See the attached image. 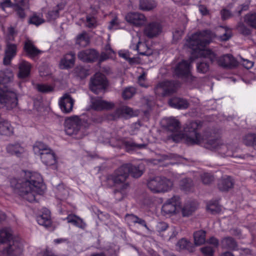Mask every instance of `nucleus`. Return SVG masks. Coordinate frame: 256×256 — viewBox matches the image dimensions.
Here are the masks:
<instances>
[{"instance_id": "obj_1", "label": "nucleus", "mask_w": 256, "mask_h": 256, "mask_svg": "<svg viewBox=\"0 0 256 256\" xmlns=\"http://www.w3.org/2000/svg\"><path fill=\"white\" fill-rule=\"evenodd\" d=\"M212 32L209 30L196 32L192 35L186 44L198 55L208 58L212 63L215 62L223 68H232L238 66L237 60L230 54H224L218 58L210 50H205V46L210 44L212 38Z\"/></svg>"}, {"instance_id": "obj_2", "label": "nucleus", "mask_w": 256, "mask_h": 256, "mask_svg": "<svg viewBox=\"0 0 256 256\" xmlns=\"http://www.w3.org/2000/svg\"><path fill=\"white\" fill-rule=\"evenodd\" d=\"M11 184L14 188L16 193L30 202L36 200L38 194H42L44 186L41 175L30 172H26L22 180L18 181L12 180Z\"/></svg>"}, {"instance_id": "obj_3", "label": "nucleus", "mask_w": 256, "mask_h": 256, "mask_svg": "<svg viewBox=\"0 0 256 256\" xmlns=\"http://www.w3.org/2000/svg\"><path fill=\"white\" fill-rule=\"evenodd\" d=\"M14 74L10 69L0 71V108L10 110L16 107L18 100L16 94L8 89L6 84L12 81Z\"/></svg>"}, {"instance_id": "obj_4", "label": "nucleus", "mask_w": 256, "mask_h": 256, "mask_svg": "<svg viewBox=\"0 0 256 256\" xmlns=\"http://www.w3.org/2000/svg\"><path fill=\"white\" fill-rule=\"evenodd\" d=\"M65 132L68 135L76 136L80 138L83 136L84 130L89 126V123L84 119L78 116L67 118L64 122Z\"/></svg>"}, {"instance_id": "obj_5", "label": "nucleus", "mask_w": 256, "mask_h": 256, "mask_svg": "<svg viewBox=\"0 0 256 256\" xmlns=\"http://www.w3.org/2000/svg\"><path fill=\"white\" fill-rule=\"evenodd\" d=\"M202 126V122L200 120L190 121L185 124L184 138L188 144H197L202 142V136L198 132Z\"/></svg>"}, {"instance_id": "obj_6", "label": "nucleus", "mask_w": 256, "mask_h": 256, "mask_svg": "<svg viewBox=\"0 0 256 256\" xmlns=\"http://www.w3.org/2000/svg\"><path fill=\"white\" fill-rule=\"evenodd\" d=\"M173 185V182L164 176L150 178L147 181L148 188L154 194L168 192L172 190Z\"/></svg>"}, {"instance_id": "obj_7", "label": "nucleus", "mask_w": 256, "mask_h": 256, "mask_svg": "<svg viewBox=\"0 0 256 256\" xmlns=\"http://www.w3.org/2000/svg\"><path fill=\"white\" fill-rule=\"evenodd\" d=\"M130 167L126 164H122L114 172L106 177L108 184L116 186H122L124 184H129L126 182L130 175Z\"/></svg>"}, {"instance_id": "obj_8", "label": "nucleus", "mask_w": 256, "mask_h": 256, "mask_svg": "<svg viewBox=\"0 0 256 256\" xmlns=\"http://www.w3.org/2000/svg\"><path fill=\"white\" fill-rule=\"evenodd\" d=\"M106 87V80L104 74L96 73L90 78L89 83L90 90L96 94L104 91Z\"/></svg>"}, {"instance_id": "obj_9", "label": "nucleus", "mask_w": 256, "mask_h": 256, "mask_svg": "<svg viewBox=\"0 0 256 256\" xmlns=\"http://www.w3.org/2000/svg\"><path fill=\"white\" fill-rule=\"evenodd\" d=\"M174 74L177 77L186 78L188 82H193L196 79V78L191 74L190 63L185 60L176 64Z\"/></svg>"}, {"instance_id": "obj_10", "label": "nucleus", "mask_w": 256, "mask_h": 256, "mask_svg": "<svg viewBox=\"0 0 256 256\" xmlns=\"http://www.w3.org/2000/svg\"><path fill=\"white\" fill-rule=\"evenodd\" d=\"M176 88V84L172 81H164L159 82L154 88L155 94L160 96H164L174 92Z\"/></svg>"}, {"instance_id": "obj_11", "label": "nucleus", "mask_w": 256, "mask_h": 256, "mask_svg": "<svg viewBox=\"0 0 256 256\" xmlns=\"http://www.w3.org/2000/svg\"><path fill=\"white\" fill-rule=\"evenodd\" d=\"M90 106V108L97 111L112 109L114 104L113 102L102 100L100 97H92Z\"/></svg>"}, {"instance_id": "obj_12", "label": "nucleus", "mask_w": 256, "mask_h": 256, "mask_svg": "<svg viewBox=\"0 0 256 256\" xmlns=\"http://www.w3.org/2000/svg\"><path fill=\"white\" fill-rule=\"evenodd\" d=\"M74 103V99L68 93L64 94L58 100L60 108L65 114H69L72 112Z\"/></svg>"}, {"instance_id": "obj_13", "label": "nucleus", "mask_w": 256, "mask_h": 256, "mask_svg": "<svg viewBox=\"0 0 256 256\" xmlns=\"http://www.w3.org/2000/svg\"><path fill=\"white\" fill-rule=\"evenodd\" d=\"M99 56V53L94 49L90 48L82 50L78 54V58L80 60L86 62L96 61Z\"/></svg>"}, {"instance_id": "obj_14", "label": "nucleus", "mask_w": 256, "mask_h": 256, "mask_svg": "<svg viewBox=\"0 0 256 256\" xmlns=\"http://www.w3.org/2000/svg\"><path fill=\"white\" fill-rule=\"evenodd\" d=\"M23 250L22 244L18 240H12L8 246L4 249V252L7 256H20Z\"/></svg>"}, {"instance_id": "obj_15", "label": "nucleus", "mask_w": 256, "mask_h": 256, "mask_svg": "<svg viewBox=\"0 0 256 256\" xmlns=\"http://www.w3.org/2000/svg\"><path fill=\"white\" fill-rule=\"evenodd\" d=\"M162 31V26L160 22H152L146 26L144 34L148 38H152L159 35Z\"/></svg>"}, {"instance_id": "obj_16", "label": "nucleus", "mask_w": 256, "mask_h": 256, "mask_svg": "<svg viewBox=\"0 0 256 256\" xmlns=\"http://www.w3.org/2000/svg\"><path fill=\"white\" fill-rule=\"evenodd\" d=\"M180 197L174 196L168 199L162 206V212L165 214H174L176 210V206L179 204Z\"/></svg>"}, {"instance_id": "obj_17", "label": "nucleus", "mask_w": 256, "mask_h": 256, "mask_svg": "<svg viewBox=\"0 0 256 256\" xmlns=\"http://www.w3.org/2000/svg\"><path fill=\"white\" fill-rule=\"evenodd\" d=\"M16 45L9 42H6L4 56L3 59V63L4 65L6 66L10 64L12 60L16 56Z\"/></svg>"}, {"instance_id": "obj_18", "label": "nucleus", "mask_w": 256, "mask_h": 256, "mask_svg": "<svg viewBox=\"0 0 256 256\" xmlns=\"http://www.w3.org/2000/svg\"><path fill=\"white\" fill-rule=\"evenodd\" d=\"M201 138L203 140L198 144L203 145L206 148L212 150H218L222 142L220 139L210 138L206 134H204Z\"/></svg>"}, {"instance_id": "obj_19", "label": "nucleus", "mask_w": 256, "mask_h": 256, "mask_svg": "<svg viewBox=\"0 0 256 256\" xmlns=\"http://www.w3.org/2000/svg\"><path fill=\"white\" fill-rule=\"evenodd\" d=\"M126 19L128 22L137 26L144 24L146 20L143 14L138 12L129 13L126 16Z\"/></svg>"}, {"instance_id": "obj_20", "label": "nucleus", "mask_w": 256, "mask_h": 256, "mask_svg": "<svg viewBox=\"0 0 256 256\" xmlns=\"http://www.w3.org/2000/svg\"><path fill=\"white\" fill-rule=\"evenodd\" d=\"M24 49L26 56L32 58L38 56L42 52L34 45L33 42L29 40L24 42Z\"/></svg>"}, {"instance_id": "obj_21", "label": "nucleus", "mask_w": 256, "mask_h": 256, "mask_svg": "<svg viewBox=\"0 0 256 256\" xmlns=\"http://www.w3.org/2000/svg\"><path fill=\"white\" fill-rule=\"evenodd\" d=\"M234 185V180L230 176H225L218 182V188L222 192H228L232 188Z\"/></svg>"}, {"instance_id": "obj_22", "label": "nucleus", "mask_w": 256, "mask_h": 256, "mask_svg": "<svg viewBox=\"0 0 256 256\" xmlns=\"http://www.w3.org/2000/svg\"><path fill=\"white\" fill-rule=\"evenodd\" d=\"M40 156L42 162L46 166H52L56 162V154L52 149L42 152Z\"/></svg>"}, {"instance_id": "obj_23", "label": "nucleus", "mask_w": 256, "mask_h": 256, "mask_svg": "<svg viewBox=\"0 0 256 256\" xmlns=\"http://www.w3.org/2000/svg\"><path fill=\"white\" fill-rule=\"evenodd\" d=\"M76 55L74 52H70L64 56L60 62V65L62 68L68 69L72 68L74 64Z\"/></svg>"}, {"instance_id": "obj_24", "label": "nucleus", "mask_w": 256, "mask_h": 256, "mask_svg": "<svg viewBox=\"0 0 256 256\" xmlns=\"http://www.w3.org/2000/svg\"><path fill=\"white\" fill-rule=\"evenodd\" d=\"M168 104L171 107L178 109H186L190 106L186 100L177 97L170 98L168 101Z\"/></svg>"}, {"instance_id": "obj_25", "label": "nucleus", "mask_w": 256, "mask_h": 256, "mask_svg": "<svg viewBox=\"0 0 256 256\" xmlns=\"http://www.w3.org/2000/svg\"><path fill=\"white\" fill-rule=\"evenodd\" d=\"M50 214V211L48 210L44 209L42 214L37 216L36 220L38 224L46 228L50 226L52 224Z\"/></svg>"}, {"instance_id": "obj_26", "label": "nucleus", "mask_w": 256, "mask_h": 256, "mask_svg": "<svg viewBox=\"0 0 256 256\" xmlns=\"http://www.w3.org/2000/svg\"><path fill=\"white\" fill-rule=\"evenodd\" d=\"M19 73L18 76L20 78H24L28 77L30 73L31 65L25 60L22 61L19 64Z\"/></svg>"}, {"instance_id": "obj_27", "label": "nucleus", "mask_w": 256, "mask_h": 256, "mask_svg": "<svg viewBox=\"0 0 256 256\" xmlns=\"http://www.w3.org/2000/svg\"><path fill=\"white\" fill-rule=\"evenodd\" d=\"M129 188V184H124L122 186H120L119 188L115 190L114 192L116 200L120 201L126 197L128 194Z\"/></svg>"}, {"instance_id": "obj_28", "label": "nucleus", "mask_w": 256, "mask_h": 256, "mask_svg": "<svg viewBox=\"0 0 256 256\" xmlns=\"http://www.w3.org/2000/svg\"><path fill=\"white\" fill-rule=\"evenodd\" d=\"M13 134V128L9 122L0 117V134L10 136Z\"/></svg>"}, {"instance_id": "obj_29", "label": "nucleus", "mask_w": 256, "mask_h": 256, "mask_svg": "<svg viewBox=\"0 0 256 256\" xmlns=\"http://www.w3.org/2000/svg\"><path fill=\"white\" fill-rule=\"evenodd\" d=\"M221 244L222 248L230 250H236L238 248L236 241L230 236L223 238L221 241Z\"/></svg>"}, {"instance_id": "obj_30", "label": "nucleus", "mask_w": 256, "mask_h": 256, "mask_svg": "<svg viewBox=\"0 0 256 256\" xmlns=\"http://www.w3.org/2000/svg\"><path fill=\"white\" fill-rule=\"evenodd\" d=\"M166 128L168 131L177 132L180 128V124L178 120L170 118L166 120Z\"/></svg>"}, {"instance_id": "obj_31", "label": "nucleus", "mask_w": 256, "mask_h": 256, "mask_svg": "<svg viewBox=\"0 0 256 256\" xmlns=\"http://www.w3.org/2000/svg\"><path fill=\"white\" fill-rule=\"evenodd\" d=\"M89 43L90 38L88 34L85 31L78 34L76 38V44L81 47H86Z\"/></svg>"}, {"instance_id": "obj_32", "label": "nucleus", "mask_w": 256, "mask_h": 256, "mask_svg": "<svg viewBox=\"0 0 256 256\" xmlns=\"http://www.w3.org/2000/svg\"><path fill=\"white\" fill-rule=\"evenodd\" d=\"M13 236L12 230L10 228H4L0 230V242H12Z\"/></svg>"}, {"instance_id": "obj_33", "label": "nucleus", "mask_w": 256, "mask_h": 256, "mask_svg": "<svg viewBox=\"0 0 256 256\" xmlns=\"http://www.w3.org/2000/svg\"><path fill=\"white\" fill-rule=\"evenodd\" d=\"M66 220L68 223H71L80 228L84 229L86 226V224L83 222L82 220L74 214H69L66 217Z\"/></svg>"}, {"instance_id": "obj_34", "label": "nucleus", "mask_w": 256, "mask_h": 256, "mask_svg": "<svg viewBox=\"0 0 256 256\" xmlns=\"http://www.w3.org/2000/svg\"><path fill=\"white\" fill-rule=\"evenodd\" d=\"M139 54L150 56L152 54V50L144 42H138L136 46Z\"/></svg>"}, {"instance_id": "obj_35", "label": "nucleus", "mask_w": 256, "mask_h": 256, "mask_svg": "<svg viewBox=\"0 0 256 256\" xmlns=\"http://www.w3.org/2000/svg\"><path fill=\"white\" fill-rule=\"evenodd\" d=\"M6 150L8 153L20 156L24 152V149L18 144H10L6 146Z\"/></svg>"}, {"instance_id": "obj_36", "label": "nucleus", "mask_w": 256, "mask_h": 256, "mask_svg": "<svg viewBox=\"0 0 256 256\" xmlns=\"http://www.w3.org/2000/svg\"><path fill=\"white\" fill-rule=\"evenodd\" d=\"M123 114H126L130 116H132L133 115L132 109L127 106H124L117 109L112 114L113 119L115 120L120 117Z\"/></svg>"}, {"instance_id": "obj_37", "label": "nucleus", "mask_w": 256, "mask_h": 256, "mask_svg": "<svg viewBox=\"0 0 256 256\" xmlns=\"http://www.w3.org/2000/svg\"><path fill=\"white\" fill-rule=\"evenodd\" d=\"M230 146L225 144L222 142L218 151L223 156L236 157V156L234 154L232 150H230Z\"/></svg>"}, {"instance_id": "obj_38", "label": "nucleus", "mask_w": 256, "mask_h": 256, "mask_svg": "<svg viewBox=\"0 0 256 256\" xmlns=\"http://www.w3.org/2000/svg\"><path fill=\"white\" fill-rule=\"evenodd\" d=\"M50 149L47 145L42 142H36L33 146L34 154L40 156L42 152H45Z\"/></svg>"}, {"instance_id": "obj_39", "label": "nucleus", "mask_w": 256, "mask_h": 256, "mask_svg": "<svg viewBox=\"0 0 256 256\" xmlns=\"http://www.w3.org/2000/svg\"><path fill=\"white\" fill-rule=\"evenodd\" d=\"M206 232L203 230H200L194 234V244L196 246H200L206 242Z\"/></svg>"}, {"instance_id": "obj_40", "label": "nucleus", "mask_w": 256, "mask_h": 256, "mask_svg": "<svg viewBox=\"0 0 256 256\" xmlns=\"http://www.w3.org/2000/svg\"><path fill=\"white\" fill-rule=\"evenodd\" d=\"M124 145L128 150L145 148L147 144H137L132 140H126L124 142Z\"/></svg>"}, {"instance_id": "obj_41", "label": "nucleus", "mask_w": 256, "mask_h": 256, "mask_svg": "<svg viewBox=\"0 0 256 256\" xmlns=\"http://www.w3.org/2000/svg\"><path fill=\"white\" fill-rule=\"evenodd\" d=\"M197 206L194 202H188L182 209V214L184 216L191 215L196 209Z\"/></svg>"}, {"instance_id": "obj_42", "label": "nucleus", "mask_w": 256, "mask_h": 256, "mask_svg": "<svg viewBox=\"0 0 256 256\" xmlns=\"http://www.w3.org/2000/svg\"><path fill=\"white\" fill-rule=\"evenodd\" d=\"M194 186V183L191 178H185L180 182V187L185 192H190Z\"/></svg>"}, {"instance_id": "obj_43", "label": "nucleus", "mask_w": 256, "mask_h": 256, "mask_svg": "<svg viewBox=\"0 0 256 256\" xmlns=\"http://www.w3.org/2000/svg\"><path fill=\"white\" fill-rule=\"evenodd\" d=\"M156 6V4L154 2L149 0H140V8L144 10H150Z\"/></svg>"}, {"instance_id": "obj_44", "label": "nucleus", "mask_w": 256, "mask_h": 256, "mask_svg": "<svg viewBox=\"0 0 256 256\" xmlns=\"http://www.w3.org/2000/svg\"><path fill=\"white\" fill-rule=\"evenodd\" d=\"M126 165L130 167V174L135 178H138L140 177L143 174L142 170H140L139 166H133L130 164H126Z\"/></svg>"}, {"instance_id": "obj_45", "label": "nucleus", "mask_w": 256, "mask_h": 256, "mask_svg": "<svg viewBox=\"0 0 256 256\" xmlns=\"http://www.w3.org/2000/svg\"><path fill=\"white\" fill-rule=\"evenodd\" d=\"M74 72L76 76L80 78H84L89 74L88 70L82 66L75 68Z\"/></svg>"}, {"instance_id": "obj_46", "label": "nucleus", "mask_w": 256, "mask_h": 256, "mask_svg": "<svg viewBox=\"0 0 256 256\" xmlns=\"http://www.w3.org/2000/svg\"><path fill=\"white\" fill-rule=\"evenodd\" d=\"M256 141V134H249L245 136L243 139V142L248 146H252L254 148V145Z\"/></svg>"}, {"instance_id": "obj_47", "label": "nucleus", "mask_w": 256, "mask_h": 256, "mask_svg": "<svg viewBox=\"0 0 256 256\" xmlns=\"http://www.w3.org/2000/svg\"><path fill=\"white\" fill-rule=\"evenodd\" d=\"M245 22L248 26L256 29V13L247 14L245 16Z\"/></svg>"}, {"instance_id": "obj_48", "label": "nucleus", "mask_w": 256, "mask_h": 256, "mask_svg": "<svg viewBox=\"0 0 256 256\" xmlns=\"http://www.w3.org/2000/svg\"><path fill=\"white\" fill-rule=\"evenodd\" d=\"M206 210L212 214H216L221 211L220 206L217 202H210L207 204Z\"/></svg>"}, {"instance_id": "obj_49", "label": "nucleus", "mask_w": 256, "mask_h": 256, "mask_svg": "<svg viewBox=\"0 0 256 256\" xmlns=\"http://www.w3.org/2000/svg\"><path fill=\"white\" fill-rule=\"evenodd\" d=\"M60 9L58 5L56 8L48 12L46 18L48 20H52L56 19L59 16V11Z\"/></svg>"}, {"instance_id": "obj_50", "label": "nucleus", "mask_w": 256, "mask_h": 256, "mask_svg": "<svg viewBox=\"0 0 256 256\" xmlns=\"http://www.w3.org/2000/svg\"><path fill=\"white\" fill-rule=\"evenodd\" d=\"M200 178L202 183L204 184H210L214 180V176L208 172L202 174L200 176Z\"/></svg>"}, {"instance_id": "obj_51", "label": "nucleus", "mask_w": 256, "mask_h": 256, "mask_svg": "<svg viewBox=\"0 0 256 256\" xmlns=\"http://www.w3.org/2000/svg\"><path fill=\"white\" fill-rule=\"evenodd\" d=\"M44 22V20L40 16L34 14L30 18L29 22L30 24L38 26Z\"/></svg>"}, {"instance_id": "obj_52", "label": "nucleus", "mask_w": 256, "mask_h": 256, "mask_svg": "<svg viewBox=\"0 0 256 256\" xmlns=\"http://www.w3.org/2000/svg\"><path fill=\"white\" fill-rule=\"evenodd\" d=\"M86 26L90 28H94L97 26L96 20L94 17L87 16L86 18Z\"/></svg>"}, {"instance_id": "obj_53", "label": "nucleus", "mask_w": 256, "mask_h": 256, "mask_svg": "<svg viewBox=\"0 0 256 256\" xmlns=\"http://www.w3.org/2000/svg\"><path fill=\"white\" fill-rule=\"evenodd\" d=\"M198 72L202 74L206 73L209 70V64L205 62H202L197 64Z\"/></svg>"}, {"instance_id": "obj_54", "label": "nucleus", "mask_w": 256, "mask_h": 256, "mask_svg": "<svg viewBox=\"0 0 256 256\" xmlns=\"http://www.w3.org/2000/svg\"><path fill=\"white\" fill-rule=\"evenodd\" d=\"M225 29V32L220 36V40L221 41L228 40L232 36L231 30L226 26H220Z\"/></svg>"}, {"instance_id": "obj_55", "label": "nucleus", "mask_w": 256, "mask_h": 256, "mask_svg": "<svg viewBox=\"0 0 256 256\" xmlns=\"http://www.w3.org/2000/svg\"><path fill=\"white\" fill-rule=\"evenodd\" d=\"M36 88L38 92H48L53 90L52 86L44 84H38L36 86Z\"/></svg>"}, {"instance_id": "obj_56", "label": "nucleus", "mask_w": 256, "mask_h": 256, "mask_svg": "<svg viewBox=\"0 0 256 256\" xmlns=\"http://www.w3.org/2000/svg\"><path fill=\"white\" fill-rule=\"evenodd\" d=\"M237 29L238 31L243 35L248 36L251 33L250 29L242 23L238 24Z\"/></svg>"}, {"instance_id": "obj_57", "label": "nucleus", "mask_w": 256, "mask_h": 256, "mask_svg": "<svg viewBox=\"0 0 256 256\" xmlns=\"http://www.w3.org/2000/svg\"><path fill=\"white\" fill-rule=\"evenodd\" d=\"M135 93V90L133 88H126L122 92V97L124 99L131 98Z\"/></svg>"}, {"instance_id": "obj_58", "label": "nucleus", "mask_w": 256, "mask_h": 256, "mask_svg": "<svg viewBox=\"0 0 256 256\" xmlns=\"http://www.w3.org/2000/svg\"><path fill=\"white\" fill-rule=\"evenodd\" d=\"M190 244H191L186 240L182 238L178 242L177 246H178L180 250L186 249L189 250V247Z\"/></svg>"}, {"instance_id": "obj_59", "label": "nucleus", "mask_w": 256, "mask_h": 256, "mask_svg": "<svg viewBox=\"0 0 256 256\" xmlns=\"http://www.w3.org/2000/svg\"><path fill=\"white\" fill-rule=\"evenodd\" d=\"M24 7H26V4L24 6H16L15 10L16 14L21 18H24L26 17Z\"/></svg>"}, {"instance_id": "obj_60", "label": "nucleus", "mask_w": 256, "mask_h": 256, "mask_svg": "<svg viewBox=\"0 0 256 256\" xmlns=\"http://www.w3.org/2000/svg\"><path fill=\"white\" fill-rule=\"evenodd\" d=\"M16 34V32L14 27L10 26L8 29V35L6 36V41L8 42L14 40V36Z\"/></svg>"}, {"instance_id": "obj_61", "label": "nucleus", "mask_w": 256, "mask_h": 256, "mask_svg": "<svg viewBox=\"0 0 256 256\" xmlns=\"http://www.w3.org/2000/svg\"><path fill=\"white\" fill-rule=\"evenodd\" d=\"M202 252L205 256H212L214 252L213 248L210 246H206L200 248Z\"/></svg>"}, {"instance_id": "obj_62", "label": "nucleus", "mask_w": 256, "mask_h": 256, "mask_svg": "<svg viewBox=\"0 0 256 256\" xmlns=\"http://www.w3.org/2000/svg\"><path fill=\"white\" fill-rule=\"evenodd\" d=\"M168 228V224L163 222H159L156 226V230L158 232H162L166 230Z\"/></svg>"}, {"instance_id": "obj_63", "label": "nucleus", "mask_w": 256, "mask_h": 256, "mask_svg": "<svg viewBox=\"0 0 256 256\" xmlns=\"http://www.w3.org/2000/svg\"><path fill=\"white\" fill-rule=\"evenodd\" d=\"M118 54L120 57L124 58L125 60H128L131 63L134 62V58H130V57L129 52H120Z\"/></svg>"}, {"instance_id": "obj_64", "label": "nucleus", "mask_w": 256, "mask_h": 256, "mask_svg": "<svg viewBox=\"0 0 256 256\" xmlns=\"http://www.w3.org/2000/svg\"><path fill=\"white\" fill-rule=\"evenodd\" d=\"M222 20H226L231 16V13L226 9H223L220 12Z\"/></svg>"}]
</instances>
